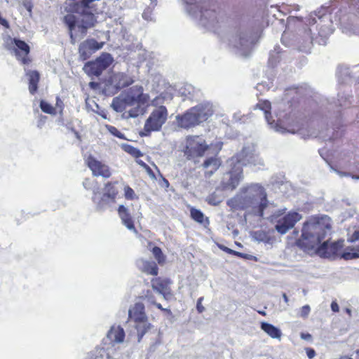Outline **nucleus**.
Masks as SVG:
<instances>
[{
	"instance_id": "1",
	"label": "nucleus",
	"mask_w": 359,
	"mask_h": 359,
	"mask_svg": "<svg viewBox=\"0 0 359 359\" xmlns=\"http://www.w3.org/2000/svg\"><path fill=\"white\" fill-rule=\"evenodd\" d=\"M331 219L327 215H322L311 219L304 223L302 238L306 241V244L312 248H317L325 257H330L337 253L343 247L344 241L331 242L323 241L331 230Z\"/></svg>"
},
{
	"instance_id": "2",
	"label": "nucleus",
	"mask_w": 359,
	"mask_h": 359,
	"mask_svg": "<svg viewBox=\"0 0 359 359\" xmlns=\"http://www.w3.org/2000/svg\"><path fill=\"white\" fill-rule=\"evenodd\" d=\"M269 203L266 189L259 183H250L243 186L227 204L234 209L262 217Z\"/></svg>"
},
{
	"instance_id": "3",
	"label": "nucleus",
	"mask_w": 359,
	"mask_h": 359,
	"mask_svg": "<svg viewBox=\"0 0 359 359\" xmlns=\"http://www.w3.org/2000/svg\"><path fill=\"white\" fill-rule=\"evenodd\" d=\"M229 171L224 176L222 184L225 189L233 190L243 179V166H263L264 161L255 154L252 146H245L241 151L226 162Z\"/></svg>"
},
{
	"instance_id": "4",
	"label": "nucleus",
	"mask_w": 359,
	"mask_h": 359,
	"mask_svg": "<svg viewBox=\"0 0 359 359\" xmlns=\"http://www.w3.org/2000/svg\"><path fill=\"white\" fill-rule=\"evenodd\" d=\"M255 43V37L250 26L245 21L235 22L229 36V45L237 55H250Z\"/></svg>"
},
{
	"instance_id": "5",
	"label": "nucleus",
	"mask_w": 359,
	"mask_h": 359,
	"mask_svg": "<svg viewBox=\"0 0 359 359\" xmlns=\"http://www.w3.org/2000/svg\"><path fill=\"white\" fill-rule=\"evenodd\" d=\"M185 4L186 12L194 19L198 20V24L210 31H216L222 26L225 20L223 13L213 9H203L197 0H182Z\"/></svg>"
},
{
	"instance_id": "6",
	"label": "nucleus",
	"mask_w": 359,
	"mask_h": 359,
	"mask_svg": "<svg viewBox=\"0 0 359 359\" xmlns=\"http://www.w3.org/2000/svg\"><path fill=\"white\" fill-rule=\"evenodd\" d=\"M168 97L165 95L161 94L151 100V105L154 109L144 123L143 130L140 133L141 136H148L151 132L159 131L165 124L168 112L163 104Z\"/></svg>"
},
{
	"instance_id": "7",
	"label": "nucleus",
	"mask_w": 359,
	"mask_h": 359,
	"mask_svg": "<svg viewBox=\"0 0 359 359\" xmlns=\"http://www.w3.org/2000/svg\"><path fill=\"white\" fill-rule=\"evenodd\" d=\"M212 114V105L202 103L191 108L182 116H177L176 120L181 128H189L205 121Z\"/></svg>"
},
{
	"instance_id": "8",
	"label": "nucleus",
	"mask_w": 359,
	"mask_h": 359,
	"mask_svg": "<svg viewBox=\"0 0 359 359\" xmlns=\"http://www.w3.org/2000/svg\"><path fill=\"white\" fill-rule=\"evenodd\" d=\"M64 22L69 28L71 43L75 44L77 39L83 38L88 29L93 26L94 16L93 14L77 16L69 13L65 16Z\"/></svg>"
},
{
	"instance_id": "9",
	"label": "nucleus",
	"mask_w": 359,
	"mask_h": 359,
	"mask_svg": "<svg viewBox=\"0 0 359 359\" xmlns=\"http://www.w3.org/2000/svg\"><path fill=\"white\" fill-rule=\"evenodd\" d=\"M136 93H134L133 87L126 93L120 94L113 99L111 108L116 112H124L126 118H136L142 114V109L137 104Z\"/></svg>"
},
{
	"instance_id": "10",
	"label": "nucleus",
	"mask_w": 359,
	"mask_h": 359,
	"mask_svg": "<svg viewBox=\"0 0 359 359\" xmlns=\"http://www.w3.org/2000/svg\"><path fill=\"white\" fill-rule=\"evenodd\" d=\"M129 318L135 323L137 331L138 341H140L144 334L150 329L151 325L148 322L144 313V306L141 302L136 303L128 311Z\"/></svg>"
},
{
	"instance_id": "11",
	"label": "nucleus",
	"mask_w": 359,
	"mask_h": 359,
	"mask_svg": "<svg viewBox=\"0 0 359 359\" xmlns=\"http://www.w3.org/2000/svg\"><path fill=\"white\" fill-rule=\"evenodd\" d=\"M112 56L107 53H102L95 60L86 62L83 69L89 76H99L113 62Z\"/></svg>"
},
{
	"instance_id": "12",
	"label": "nucleus",
	"mask_w": 359,
	"mask_h": 359,
	"mask_svg": "<svg viewBox=\"0 0 359 359\" xmlns=\"http://www.w3.org/2000/svg\"><path fill=\"white\" fill-rule=\"evenodd\" d=\"M280 215V214H274L272 215V220L276 219L275 229L280 234L286 233L302 219V215L297 212H290L287 215L279 217Z\"/></svg>"
},
{
	"instance_id": "13",
	"label": "nucleus",
	"mask_w": 359,
	"mask_h": 359,
	"mask_svg": "<svg viewBox=\"0 0 359 359\" xmlns=\"http://www.w3.org/2000/svg\"><path fill=\"white\" fill-rule=\"evenodd\" d=\"M6 46L8 49L13 51L18 60H20L22 64L25 65L29 62L27 55L29 53L30 48L24 41L8 37L6 41Z\"/></svg>"
},
{
	"instance_id": "14",
	"label": "nucleus",
	"mask_w": 359,
	"mask_h": 359,
	"mask_svg": "<svg viewBox=\"0 0 359 359\" xmlns=\"http://www.w3.org/2000/svg\"><path fill=\"white\" fill-rule=\"evenodd\" d=\"M208 146L205 140L199 136L189 137L187 139V145L184 153L189 158L202 156L207 150Z\"/></svg>"
},
{
	"instance_id": "15",
	"label": "nucleus",
	"mask_w": 359,
	"mask_h": 359,
	"mask_svg": "<svg viewBox=\"0 0 359 359\" xmlns=\"http://www.w3.org/2000/svg\"><path fill=\"white\" fill-rule=\"evenodd\" d=\"M104 44V42H97L94 39L83 41L79 46V58L83 61L86 60L97 50L102 48Z\"/></svg>"
},
{
	"instance_id": "16",
	"label": "nucleus",
	"mask_w": 359,
	"mask_h": 359,
	"mask_svg": "<svg viewBox=\"0 0 359 359\" xmlns=\"http://www.w3.org/2000/svg\"><path fill=\"white\" fill-rule=\"evenodd\" d=\"M133 80L124 73H114L107 81L109 89L111 88V93H116L120 89L132 84Z\"/></svg>"
},
{
	"instance_id": "17",
	"label": "nucleus",
	"mask_w": 359,
	"mask_h": 359,
	"mask_svg": "<svg viewBox=\"0 0 359 359\" xmlns=\"http://www.w3.org/2000/svg\"><path fill=\"white\" fill-rule=\"evenodd\" d=\"M271 103L267 100L259 101L255 106V110H259L265 116L266 121L268 124L271 126V128H273L275 131L285 133L286 132H290V130H286L285 128L279 126L278 123L273 125L274 121H271ZM292 133H294V131H290Z\"/></svg>"
},
{
	"instance_id": "18",
	"label": "nucleus",
	"mask_w": 359,
	"mask_h": 359,
	"mask_svg": "<svg viewBox=\"0 0 359 359\" xmlns=\"http://www.w3.org/2000/svg\"><path fill=\"white\" fill-rule=\"evenodd\" d=\"M86 163L93 175L101 176L104 178H108L111 176L109 167L94 157L89 156L86 160Z\"/></svg>"
},
{
	"instance_id": "19",
	"label": "nucleus",
	"mask_w": 359,
	"mask_h": 359,
	"mask_svg": "<svg viewBox=\"0 0 359 359\" xmlns=\"http://www.w3.org/2000/svg\"><path fill=\"white\" fill-rule=\"evenodd\" d=\"M118 215L122 220L123 224L130 231L136 232L133 222L131 219L128 210L123 205H120L118 209Z\"/></svg>"
},
{
	"instance_id": "20",
	"label": "nucleus",
	"mask_w": 359,
	"mask_h": 359,
	"mask_svg": "<svg viewBox=\"0 0 359 359\" xmlns=\"http://www.w3.org/2000/svg\"><path fill=\"white\" fill-rule=\"evenodd\" d=\"M108 339L113 343H122L125 338V332L120 326H112L107 334Z\"/></svg>"
},
{
	"instance_id": "21",
	"label": "nucleus",
	"mask_w": 359,
	"mask_h": 359,
	"mask_svg": "<svg viewBox=\"0 0 359 359\" xmlns=\"http://www.w3.org/2000/svg\"><path fill=\"white\" fill-rule=\"evenodd\" d=\"M93 201L95 203H96V210L97 211H103L107 209L111 203L115 202L114 199L111 198V197H105V194H103V196L101 198H97L96 195L93 197Z\"/></svg>"
},
{
	"instance_id": "22",
	"label": "nucleus",
	"mask_w": 359,
	"mask_h": 359,
	"mask_svg": "<svg viewBox=\"0 0 359 359\" xmlns=\"http://www.w3.org/2000/svg\"><path fill=\"white\" fill-rule=\"evenodd\" d=\"M358 240H359V229L355 231V232L353 233L352 236L348 239V241L351 242H355ZM341 257L346 260L359 257V245L358 246V248L356 250L352 249L351 250V252H348V251L344 252L342 254Z\"/></svg>"
},
{
	"instance_id": "23",
	"label": "nucleus",
	"mask_w": 359,
	"mask_h": 359,
	"mask_svg": "<svg viewBox=\"0 0 359 359\" xmlns=\"http://www.w3.org/2000/svg\"><path fill=\"white\" fill-rule=\"evenodd\" d=\"M221 162L219 159L211 157L207 158L203 163L204 168L209 169L206 172V175L210 177L220 166Z\"/></svg>"
},
{
	"instance_id": "24",
	"label": "nucleus",
	"mask_w": 359,
	"mask_h": 359,
	"mask_svg": "<svg viewBox=\"0 0 359 359\" xmlns=\"http://www.w3.org/2000/svg\"><path fill=\"white\" fill-rule=\"evenodd\" d=\"M261 329L271 338L280 339L281 337L282 333L280 329L270 323L262 322L261 323Z\"/></svg>"
},
{
	"instance_id": "25",
	"label": "nucleus",
	"mask_w": 359,
	"mask_h": 359,
	"mask_svg": "<svg viewBox=\"0 0 359 359\" xmlns=\"http://www.w3.org/2000/svg\"><path fill=\"white\" fill-rule=\"evenodd\" d=\"M313 40V36H312L311 30L310 29L305 30L302 42H301L299 47L300 50L306 53L309 52L312 46Z\"/></svg>"
},
{
	"instance_id": "26",
	"label": "nucleus",
	"mask_w": 359,
	"mask_h": 359,
	"mask_svg": "<svg viewBox=\"0 0 359 359\" xmlns=\"http://www.w3.org/2000/svg\"><path fill=\"white\" fill-rule=\"evenodd\" d=\"M134 93H136L137 104L140 107L141 104H144L150 100V97L147 93H143V88L140 86H134L133 87Z\"/></svg>"
},
{
	"instance_id": "27",
	"label": "nucleus",
	"mask_w": 359,
	"mask_h": 359,
	"mask_svg": "<svg viewBox=\"0 0 359 359\" xmlns=\"http://www.w3.org/2000/svg\"><path fill=\"white\" fill-rule=\"evenodd\" d=\"M27 74L29 76V90L33 95L38 88L39 74L36 71H29Z\"/></svg>"
},
{
	"instance_id": "28",
	"label": "nucleus",
	"mask_w": 359,
	"mask_h": 359,
	"mask_svg": "<svg viewBox=\"0 0 359 359\" xmlns=\"http://www.w3.org/2000/svg\"><path fill=\"white\" fill-rule=\"evenodd\" d=\"M112 349L107 348H97L93 353V359H111L114 358Z\"/></svg>"
},
{
	"instance_id": "29",
	"label": "nucleus",
	"mask_w": 359,
	"mask_h": 359,
	"mask_svg": "<svg viewBox=\"0 0 359 359\" xmlns=\"http://www.w3.org/2000/svg\"><path fill=\"white\" fill-rule=\"evenodd\" d=\"M195 91V88L191 84H185L179 90V93L181 96L184 97V99H193L194 98V93Z\"/></svg>"
},
{
	"instance_id": "30",
	"label": "nucleus",
	"mask_w": 359,
	"mask_h": 359,
	"mask_svg": "<svg viewBox=\"0 0 359 359\" xmlns=\"http://www.w3.org/2000/svg\"><path fill=\"white\" fill-rule=\"evenodd\" d=\"M143 271L148 274L156 276L158 274V267L154 262H145L143 263Z\"/></svg>"
},
{
	"instance_id": "31",
	"label": "nucleus",
	"mask_w": 359,
	"mask_h": 359,
	"mask_svg": "<svg viewBox=\"0 0 359 359\" xmlns=\"http://www.w3.org/2000/svg\"><path fill=\"white\" fill-rule=\"evenodd\" d=\"M121 148H122V149H123L126 152H127V153H128V154H131V155H132V156H133L134 157H140V156H142V154L141 151H140L138 149H137V148H135V147H133V146H131V145H130V144H121Z\"/></svg>"
},
{
	"instance_id": "32",
	"label": "nucleus",
	"mask_w": 359,
	"mask_h": 359,
	"mask_svg": "<svg viewBox=\"0 0 359 359\" xmlns=\"http://www.w3.org/2000/svg\"><path fill=\"white\" fill-rule=\"evenodd\" d=\"M191 212V217L193 219H194L196 222L203 224L204 222V215L203 213L194 208H192L190 210Z\"/></svg>"
},
{
	"instance_id": "33",
	"label": "nucleus",
	"mask_w": 359,
	"mask_h": 359,
	"mask_svg": "<svg viewBox=\"0 0 359 359\" xmlns=\"http://www.w3.org/2000/svg\"><path fill=\"white\" fill-rule=\"evenodd\" d=\"M117 193V190L111 183L106 184L104 192V194H105V197H111V198L115 200Z\"/></svg>"
},
{
	"instance_id": "34",
	"label": "nucleus",
	"mask_w": 359,
	"mask_h": 359,
	"mask_svg": "<svg viewBox=\"0 0 359 359\" xmlns=\"http://www.w3.org/2000/svg\"><path fill=\"white\" fill-rule=\"evenodd\" d=\"M41 109L48 114H55V109L46 101L41 100L40 102Z\"/></svg>"
},
{
	"instance_id": "35",
	"label": "nucleus",
	"mask_w": 359,
	"mask_h": 359,
	"mask_svg": "<svg viewBox=\"0 0 359 359\" xmlns=\"http://www.w3.org/2000/svg\"><path fill=\"white\" fill-rule=\"evenodd\" d=\"M152 288L154 291H156L158 294H163L164 297L165 295V286L157 280L152 281L151 284Z\"/></svg>"
},
{
	"instance_id": "36",
	"label": "nucleus",
	"mask_w": 359,
	"mask_h": 359,
	"mask_svg": "<svg viewBox=\"0 0 359 359\" xmlns=\"http://www.w3.org/2000/svg\"><path fill=\"white\" fill-rule=\"evenodd\" d=\"M152 252L156 259L158 260V262L159 264L164 262V257L163 255L162 251L160 248L158 247H154L152 249Z\"/></svg>"
},
{
	"instance_id": "37",
	"label": "nucleus",
	"mask_w": 359,
	"mask_h": 359,
	"mask_svg": "<svg viewBox=\"0 0 359 359\" xmlns=\"http://www.w3.org/2000/svg\"><path fill=\"white\" fill-rule=\"evenodd\" d=\"M107 128L108 131L112 134L113 135L120 138V139H125L124 135L121 133L116 128L111 126H107Z\"/></svg>"
},
{
	"instance_id": "38",
	"label": "nucleus",
	"mask_w": 359,
	"mask_h": 359,
	"mask_svg": "<svg viewBox=\"0 0 359 359\" xmlns=\"http://www.w3.org/2000/svg\"><path fill=\"white\" fill-rule=\"evenodd\" d=\"M124 195L126 199L133 200L136 198V195L133 189L129 186H126L124 188Z\"/></svg>"
},
{
	"instance_id": "39",
	"label": "nucleus",
	"mask_w": 359,
	"mask_h": 359,
	"mask_svg": "<svg viewBox=\"0 0 359 359\" xmlns=\"http://www.w3.org/2000/svg\"><path fill=\"white\" fill-rule=\"evenodd\" d=\"M330 171L332 172H334L335 173H337L339 177H348L351 175V173L349 172H342V171H340L336 168H334L332 165H330Z\"/></svg>"
},
{
	"instance_id": "40",
	"label": "nucleus",
	"mask_w": 359,
	"mask_h": 359,
	"mask_svg": "<svg viewBox=\"0 0 359 359\" xmlns=\"http://www.w3.org/2000/svg\"><path fill=\"white\" fill-rule=\"evenodd\" d=\"M311 311V308L309 305H305L302 307L300 311V316L302 318H306Z\"/></svg>"
},
{
	"instance_id": "41",
	"label": "nucleus",
	"mask_w": 359,
	"mask_h": 359,
	"mask_svg": "<svg viewBox=\"0 0 359 359\" xmlns=\"http://www.w3.org/2000/svg\"><path fill=\"white\" fill-rule=\"evenodd\" d=\"M224 251L229 253V254H233V255H235L238 257H244V255L241 252H236L235 250H233L227 247H223V248H221Z\"/></svg>"
},
{
	"instance_id": "42",
	"label": "nucleus",
	"mask_w": 359,
	"mask_h": 359,
	"mask_svg": "<svg viewBox=\"0 0 359 359\" xmlns=\"http://www.w3.org/2000/svg\"><path fill=\"white\" fill-rule=\"evenodd\" d=\"M203 300V297H200L197 301L196 309L198 313H203L205 311L204 306L202 305V302Z\"/></svg>"
},
{
	"instance_id": "43",
	"label": "nucleus",
	"mask_w": 359,
	"mask_h": 359,
	"mask_svg": "<svg viewBox=\"0 0 359 359\" xmlns=\"http://www.w3.org/2000/svg\"><path fill=\"white\" fill-rule=\"evenodd\" d=\"M306 355L309 357V358H313L316 355V351L314 349L308 348L306 349Z\"/></svg>"
},
{
	"instance_id": "44",
	"label": "nucleus",
	"mask_w": 359,
	"mask_h": 359,
	"mask_svg": "<svg viewBox=\"0 0 359 359\" xmlns=\"http://www.w3.org/2000/svg\"><path fill=\"white\" fill-rule=\"evenodd\" d=\"M150 11H149V8L145 10L143 13H142V18H144L145 20H151V17H150Z\"/></svg>"
},
{
	"instance_id": "45",
	"label": "nucleus",
	"mask_w": 359,
	"mask_h": 359,
	"mask_svg": "<svg viewBox=\"0 0 359 359\" xmlns=\"http://www.w3.org/2000/svg\"><path fill=\"white\" fill-rule=\"evenodd\" d=\"M332 32V30H327V31H325L324 29H321L320 31H319V35L321 36H323V37H325L327 36V35L330 34Z\"/></svg>"
},
{
	"instance_id": "46",
	"label": "nucleus",
	"mask_w": 359,
	"mask_h": 359,
	"mask_svg": "<svg viewBox=\"0 0 359 359\" xmlns=\"http://www.w3.org/2000/svg\"><path fill=\"white\" fill-rule=\"evenodd\" d=\"M331 309L334 312L339 311V305L336 302H332L331 304Z\"/></svg>"
},
{
	"instance_id": "47",
	"label": "nucleus",
	"mask_w": 359,
	"mask_h": 359,
	"mask_svg": "<svg viewBox=\"0 0 359 359\" xmlns=\"http://www.w3.org/2000/svg\"><path fill=\"white\" fill-rule=\"evenodd\" d=\"M147 298H148V301L150 302L151 303L155 304L158 309H159L161 310H163L161 304L156 303L152 297H147Z\"/></svg>"
},
{
	"instance_id": "48",
	"label": "nucleus",
	"mask_w": 359,
	"mask_h": 359,
	"mask_svg": "<svg viewBox=\"0 0 359 359\" xmlns=\"http://www.w3.org/2000/svg\"><path fill=\"white\" fill-rule=\"evenodd\" d=\"M207 201L208 202L209 204H212V205H218L219 203V201H215L212 198V197H210V196L207 198Z\"/></svg>"
},
{
	"instance_id": "49",
	"label": "nucleus",
	"mask_w": 359,
	"mask_h": 359,
	"mask_svg": "<svg viewBox=\"0 0 359 359\" xmlns=\"http://www.w3.org/2000/svg\"><path fill=\"white\" fill-rule=\"evenodd\" d=\"M90 181L88 179H86L83 182V185L84 188L86 189H90Z\"/></svg>"
},
{
	"instance_id": "50",
	"label": "nucleus",
	"mask_w": 359,
	"mask_h": 359,
	"mask_svg": "<svg viewBox=\"0 0 359 359\" xmlns=\"http://www.w3.org/2000/svg\"><path fill=\"white\" fill-rule=\"evenodd\" d=\"M56 106L60 108V110L62 111V101L60 99L59 97H57L56 98Z\"/></svg>"
},
{
	"instance_id": "51",
	"label": "nucleus",
	"mask_w": 359,
	"mask_h": 359,
	"mask_svg": "<svg viewBox=\"0 0 359 359\" xmlns=\"http://www.w3.org/2000/svg\"><path fill=\"white\" fill-rule=\"evenodd\" d=\"M316 22L315 18L313 17V14L311 15L309 18V23L315 24Z\"/></svg>"
},
{
	"instance_id": "52",
	"label": "nucleus",
	"mask_w": 359,
	"mask_h": 359,
	"mask_svg": "<svg viewBox=\"0 0 359 359\" xmlns=\"http://www.w3.org/2000/svg\"><path fill=\"white\" fill-rule=\"evenodd\" d=\"M89 86L92 88H95L97 86V83L93 81L89 83Z\"/></svg>"
},
{
	"instance_id": "53",
	"label": "nucleus",
	"mask_w": 359,
	"mask_h": 359,
	"mask_svg": "<svg viewBox=\"0 0 359 359\" xmlns=\"http://www.w3.org/2000/svg\"><path fill=\"white\" fill-rule=\"evenodd\" d=\"M283 299H284L285 303L288 302V297H287V296L286 295L285 293L283 294Z\"/></svg>"
},
{
	"instance_id": "54",
	"label": "nucleus",
	"mask_w": 359,
	"mask_h": 359,
	"mask_svg": "<svg viewBox=\"0 0 359 359\" xmlns=\"http://www.w3.org/2000/svg\"><path fill=\"white\" fill-rule=\"evenodd\" d=\"M349 177H351V178L355 180H359V175H351Z\"/></svg>"
},
{
	"instance_id": "55",
	"label": "nucleus",
	"mask_w": 359,
	"mask_h": 359,
	"mask_svg": "<svg viewBox=\"0 0 359 359\" xmlns=\"http://www.w3.org/2000/svg\"><path fill=\"white\" fill-rule=\"evenodd\" d=\"M346 312L349 315L351 316V310L348 308H346Z\"/></svg>"
},
{
	"instance_id": "56",
	"label": "nucleus",
	"mask_w": 359,
	"mask_h": 359,
	"mask_svg": "<svg viewBox=\"0 0 359 359\" xmlns=\"http://www.w3.org/2000/svg\"><path fill=\"white\" fill-rule=\"evenodd\" d=\"M356 354H357V355H358V359H359V349H358V350H357V351H356Z\"/></svg>"
},
{
	"instance_id": "57",
	"label": "nucleus",
	"mask_w": 359,
	"mask_h": 359,
	"mask_svg": "<svg viewBox=\"0 0 359 359\" xmlns=\"http://www.w3.org/2000/svg\"><path fill=\"white\" fill-rule=\"evenodd\" d=\"M259 313H261L262 315H265V312H264V311H259Z\"/></svg>"
},
{
	"instance_id": "58",
	"label": "nucleus",
	"mask_w": 359,
	"mask_h": 359,
	"mask_svg": "<svg viewBox=\"0 0 359 359\" xmlns=\"http://www.w3.org/2000/svg\"><path fill=\"white\" fill-rule=\"evenodd\" d=\"M283 210H279V212H281L280 214H283Z\"/></svg>"
}]
</instances>
